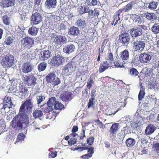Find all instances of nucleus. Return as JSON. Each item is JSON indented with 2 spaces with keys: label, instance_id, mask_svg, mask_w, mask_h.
I'll return each instance as SVG.
<instances>
[{
  "label": "nucleus",
  "instance_id": "15",
  "mask_svg": "<svg viewBox=\"0 0 159 159\" xmlns=\"http://www.w3.org/2000/svg\"><path fill=\"white\" fill-rule=\"evenodd\" d=\"M135 3L133 1L131 2L125 6L124 8L119 9L117 12V16H120V14L123 11L125 12L129 11L132 9L133 5Z\"/></svg>",
  "mask_w": 159,
  "mask_h": 159
},
{
  "label": "nucleus",
  "instance_id": "48",
  "mask_svg": "<svg viewBox=\"0 0 159 159\" xmlns=\"http://www.w3.org/2000/svg\"><path fill=\"white\" fill-rule=\"evenodd\" d=\"M19 91L23 95L25 96L28 93V89L24 86H21L20 88Z\"/></svg>",
  "mask_w": 159,
  "mask_h": 159
},
{
  "label": "nucleus",
  "instance_id": "9",
  "mask_svg": "<svg viewBox=\"0 0 159 159\" xmlns=\"http://www.w3.org/2000/svg\"><path fill=\"white\" fill-rule=\"evenodd\" d=\"M64 61V58L62 56L57 55L53 57L51 59V65L54 66H58L63 64Z\"/></svg>",
  "mask_w": 159,
  "mask_h": 159
},
{
  "label": "nucleus",
  "instance_id": "14",
  "mask_svg": "<svg viewBox=\"0 0 159 159\" xmlns=\"http://www.w3.org/2000/svg\"><path fill=\"white\" fill-rule=\"evenodd\" d=\"M111 62L108 61H103L100 64L98 71L100 73H101L107 69L110 66H111Z\"/></svg>",
  "mask_w": 159,
  "mask_h": 159
},
{
  "label": "nucleus",
  "instance_id": "45",
  "mask_svg": "<svg viewBox=\"0 0 159 159\" xmlns=\"http://www.w3.org/2000/svg\"><path fill=\"white\" fill-rule=\"evenodd\" d=\"M158 3L156 2H152L149 3L148 8L150 9L153 10L156 8Z\"/></svg>",
  "mask_w": 159,
  "mask_h": 159
},
{
  "label": "nucleus",
  "instance_id": "18",
  "mask_svg": "<svg viewBox=\"0 0 159 159\" xmlns=\"http://www.w3.org/2000/svg\"><path fill=\"white\" fill-rule=\"evenodd\" d=\"M33 69V67L29 63H25L22 65L21 68L22 72L25 73H28L31 72Z\"/></svg>",
  "mask_w": 159,
  "mask_h": 159
},
{
  "label": "nucleus",
  "instance_id": "60",
  "mask_svg": "<svg viewBox=\"0 0 159 159\" xmlns=\"http://www.w3.org/2000/svg\"><path fill=\"white\" fill-rule=\"evenodd\" d=\"M92 156H91L90 155H89V153L86 154L85 155H83L82 156V157L84 159H88L89 158H90Z\"/></svg>",
  "mask_w": 159,
  "mask_h": 159
},
{
  "label": "nucleus",
  "instance_id": "43",
  "mask_svg": "<svg viewBox=\"0 0 159 159\" xmlns=\"http://www.w3.org/2000/svg\"><path fill=\"white\" fill-rule=\"evenodd\" d=\"M64 107V105L58 102H56L54 106V109L56 110H60Z\"/></svg>",
  "mask_w": 159,
  "mask_h": 159
},
{
  "label": "nucleus",
  "instance_id": "33",
  "mask_svg": "<svg viewBox=\"0 0 159 159\" xmlns=\"http://www.w3.org/2000/svg\"><path fill=\"white\" fill-rule=\"evenodd\" d=\"M43 115L42 111L41 110H36L33 111V116L35 119H39Z\"/></svg>",
  "mask_w": 159,
  "mask_h": 159
},
{
  "label": "nucleus",
  "instance_id": "38",
  "mask_svg": "<svg viewBox=\"0 0 159 159\" xmlns=\"http://www.w3.org/2000/svg\"><path fill=\"white\" fill-rule=\"evenodd\" d=\"M3 102L4 103L6 104H7V103H9V108H12V106L13 105V104L11 102V98L9 96H6L4 98Z\"/></svg>",
  "mask_w": 159,
  "mask_h": 159
},
{
  "label": "nucleus",
  "instance_id": "58",
  "mask_svg": "<svg viewBox=\"0 0 159 159\" xmlns=\"http://www.w3.org/2000/svg\"><path fill=\"white\" fill-rule=\"evenodd\" d=\"M66 28V25L63 23H61L60 26L58 27V29L60 30H65Z\"/></svg>",
  "mask_w": 159,
  "mask_h": 159
},
{
  "label": "nucleus",
  "instance_id": "22",
  "mask_svg": "<svg viewBox=\"0 0 159 159\" xmlns=\"http://www.w3.org/2000/svg\"><path fill=\"white\" fill-rule=\"evenodd\" d=\"M75 49V45L73 44L67 45L64 47L63 49V52L67 53L69 54L73 52Z\"/></svg>",
  "mask_w": 159,
  "mask_h": 159
},
{
  "label": "nucleus",
  "instance_id": "10",
  "mask_svg": "<svg viewBox=\"0 0 159 159\" xmlns=\"http://www.w3.org/2000/svg\"><path fill=\"white\" fill-rule=\"evenodd\" d=\"M21 43L24 47L30 48L34 44V39L30 37H25L21 40Z\"/></svg>",
  "mask_w": 159,
  "mask_h": 159
},
{
  "label": "nucleus",
  "instance_id": "35",
  "mask_svg": "<svg viewBox=\"0 0 159 159\" xmlns=\"http://www.w3.org/2000/svg\"><path fill=\"white\" fill-rule=\"evenodd\" d=\"M47 64L45 61L40 63L38 66L39 72H41L45 70L47 67Z\"/></svg>",
  "mask_w": 159,
  "mask_h": 159
},
{
  "label": "nucleus",
  "instance_id": "28",
  "mask_svg": "<svg viewBox=\"0 0 159 159\" xmlns=\"http://www.w3.org/2000/svg\"><path fill=\"white\" fill-rule=\"evenodd\" d=\"M119 124L118 123L113 124L111 127L110 129V132L111 134H116L119 129Z\"/></svg>",
  "mask_w": 159,
  "mask_h": 159
},
{
  "label": "nucleus",
  "instance_id": "47",
  "mask_svg": "<svg viewBox=\"0 0 159 159\" xmlns=\"http://www.w3.org/2000/svg\"><path fill=\"white\" fill-rule=\"evenodd\" d=\"M25 135L23 133H20L17 137L16 142L22 141L25 138Z\"/></svg>",
  "mask_w": 159,
  "mask_h": 159
},
{
  "label": "nucleus",
  "instance_id": "36",
  "mask_svg": "<svg viewBox=\"0 0 159 159\" xmlns=\"http://www.w3.org/2000/svg\"><path fill=\"white\" fill-rule=\"evenodd\" d=\"M145 94L144 88L141 84L140 90L138 95V99L139 101L141 100L144 98Z\"/></svg>",
  "mask_w": 159,
  "mask_h": 159
},
{
  "label": "nucleus",
  "instance_id": "32",
  "mask_svg": "<svg viewBox=\"0 0 159 159\" xmlns=\"http://www.w3.org/2000/svg\"><path fill=\"white\" fill-rule=\"evenodd\" d=\"M38 28L33 26L29 28L28 32L32 36H35L38 32Z\"/></svg>",
  "mask_w": 159,
  "mask_h": 159
},
{
  "label": "nucleus",
  "instance_id": "19",
  "mask_svg": "<svg viewBox=\"0 0 159 159\" xmlns=\"http://www.w3.org/2000/svg\"><path fill=\"white\" fill-rule=\"evenodd\" d=\"M65 36L61 35L56 36L54 39L53 42L57 45H60L62 43H64L66 41Z\"/></svg>",
  "mask_w": 159,
  "mask_h": 159
},
{
  "label": "nucleus",
  "instance_id": "27",
  "mask_svg": "<svg viewBox=\"0 0 159 159\" xmlns=\"http://www.w3.org/2000/svg\"><path fill=\"white\" fill-rule=\"evenodd\" d=\"M129 57V52L127 50L125 49L120 53V58L123 60L128 59Z\"/></svg>",
  "mask_w": 159,
  "mask_h": 159
},
{
  "label": "nucleus",
  "instance_id": "64",
  "mask_svg": "<svg viewBox=\"0 0 159 159\" xmlns=\"http://www.w3.org/2000/svg\"><path fill=\"white\" fill-rule=\"evenodd\" d=\"M1 105H2V109H4L5 110L7 107L9 108V105H8V104L4 103L3 102V103H1Z\"/></svg>",
  "mask_w": 159,
  "mask_h": 159
},
{
  "label": "nucleus",
  "instance_id": "25",
  "mask_svg": "<svg viewBox=\"0 0 159 159\" xmlns=\"http://www.w3.org/2000/svg\"><path fill=\"white\" fill-rule=\"evenodd\" d=\"M156 129V127L154 125L149 124L146 128L145 133L147 135H150L154 132Z\"/></svg>",
  "mask_w": 159,
  "mask_h": 159
},
{
  "label": "nucleus",
  "instance_id": "23",
  "mask_svg": "<svg viewBox=\"0 0 159 159\" xmlns=\"http://www.w3.org/2000/svg\"><path fill=\"white\" fill-rule=\"evenodd\" d=\"M99 14L98 10L97 8H95L93 11L92 9H90L89 12L88 16L91 18H98Z\"/></svg>",
  "mask_w": 159,
  "mask_h": 159
},
{
  "label": "nucleus",
  "instance_id": "57",
  "mask_svg": "<svg viewBox=\"0 0 159 159\" xmlns=\"http://www.w3.org/2000/svg\"><path fill=\"white\" fill-rule=\"evenodd\" d=\"M94 148L93 147H91L89 148L88 147L87 149L88 150V152L92 156V154L94 153Z\"/></svg>",
  "mask_w": 159,
  "mask_h": 159
},
{
  "label": "nucleus",
  "instance_id": "46",
  "mask_svg": "<svg viewBox=\"0 0 159 159\" xmlns=\"http://www.w3.org/2000/svg\"><path fill=\"white\" fill-rule=\"evenodd\" d=\"M129 73L132 76H136L139 74L138 71L134 68H132L129 70Z\"/></svg>",
  "mask_w": 159,
  "mask_h": 159
},
{
  "label": "nucleus",
  "instance_id": "2",
  "mask_svg": "<svg viewBox=\"0 0 159 159\" xmlns=\"http://www.w3.org/2000/svg\"><path fill=\"white\" fill-rule=\"evenodd\" d=\"M78 127L76 125L72 127V133L70 134V139L68 141V144L70 146L75 144L77 142H79V140L83 139L85 136V130L84 129L82 130L80 136L75 133L78 131Z\"/></svg>",
  "mask_w": 159,
  "mask_h": 159
},
{
  "label": "nucleus",
  "instance_id": "62",
  "mask_svg": "<svg viewBox=\"0 0 159 159\" xmlns=\"http://www.w3.org/2000/svg\"><path fill=\"white\" fill-rule=\"evenodd\" d=\"M88 149V147H80L76 148L75 149L77 150H79L80 151H82L84 150H86Z\"/></svg>",
  "mask_w": 159,
  "mask_h": 159
},
{
  "label": "nucleus",
  "instance_id": "54",
  "mask_svg": "<svg viewBox=\"0 0 159 159\" xmlns=\"http://www.w3.org/2000/svg\"><path fill=\"white\" fill-rule=\"evenodd\" d=\"M57 152L55 151H51L49 153V158H55L57 156Z\"/></svg>",
  "mask_w": 159,
  "mask_h": 159
},
{
  "label": "nucleus",
  "instance_id": "29",
  "mask_svg": "<svg viewBox=\"0 0 159 159\" xmlns=\"http://www.w3.org/2000/svg\"><path fill=\"white\" fill-rule=\"evenodd\" d=\"M79 33L78 28L75 26H72L70 28L69 34L73 36H76Z\"/></svg>",
  "mask_w": 159,
  "mask_h": 159
},
{
  "label": "nucleus",
  "instance_id": "17",
  "mask_svg": "<svg viewBox=\"0 0 159 159\" xmlns=\"http://www.w3.org/2000/svg\"><path fill=\"white\" fill-rule=\"evenodd\" d=\"M75 25L80 29L85 28L87 26V23L84 18H79L75 22Z\"/></svg>",
  "mask_w": 159,
  "mask_h": 159
},
{
  "label": "nucleus",
  "instance_id": "49",
  "mask_svg": "<svg viewBox=\"0 0 159 159\" xmlns=\"http://www.w3.org/2000/svg\"><path fill=\"white\" fill-rule=\"evenodd\" d=\"M86 2L88 5L94 6L98 3L97 0H86Z\"/></svg>",
  "mask_w": 159,
  "mask_h": 159
},
{
  "label": "nucleus",
  "instance_id": "26",
  "mask_svg": "<svg viewBox=\"0 0 159 159\" xmlns=\"http://www.w3.org/2000/svg\"><path fill=\"white\" fill-rule=\"evenodd\" d=\"M56 0H46L45 4L49 8H55L56 5Z\"/></svg>",
  "mask_w": 159,
  "mask_h": 159
},
{
  "label": "nucleus",
  "instance_id": "63",
  "mask_svg": "<svg viewBox=\"0 0 159 159\" xmlns=\"http://www.w3.org/2000/svg\"><path fill=\"white\" fill-rule=\"evenodd\" d=\"M155 148L156 152L158 153H159V143H157L155 144Z\"/></svg>",
  "mask_w": 159,
  "mask_h": 159
},
{
  "label": "nucleus",
  "instance_id": "12",
  "mask_svg": "<svg viewBox=\"0 0 159 159\" xmlns=\"http://www.w3.org/2000/svg\"><path fill=\"white\" fill-rule=\"evenodd\" d=\"M119 40L123 45H127L129 43V35L128 33L123 32L120 35Z\"/></svg>",
  "mask_w": 159,
  "mask_h": 159
},
{
  "label": "nucleus",
  "instance_id": "8",
  "mask_svg": "<svg viewBox=\"0 0 159 159\" xmlns=\"http://www.w3.org/2000/svg\"><path fill=\"white\" fill-rule=\"evenodd\" d=\"M132 45L134 51L139 52L143 51L145 47L144 42L139 40H133L132 42Z\"/></svg>",
  "mask_w": 159,
  "mask_h": 159
},
{
  "label": "nucleus",
  "instance_id": "37",
  "mask_svg": "<svg viewBox=\"0 0 159 159\" xmlns=\"http://www.w3.org/2000/svg\"><path fill=\"white\" fill-rule=\"evenodd\" d=\"M42 109L43 111L46 113H49L50 111H52L53 110L52 107L49 106L47 104L46 105H44Z\"/></svg>",
  "mask_w": 159,
  "mask_h": 159
},
{
  "label": "nucleus",
  "instance_id": "61",
  "mask_svg": "<svg viewBox=\"0 0 159 159\" xmlns=\"http://www.w3.org/2000/svg\"><path fill=\"white\" fill-rule=\"evenodd\" d=\"M82 93L83 95L85 96L86 97H87L88 94V90L87 88H86L85 89L83 90Z\"/></svg>",
  "mask_w": 159,
  "mask_h": 159
},
{
  "label": "nucleus",
  "instance_id": "39",
  "mask_svg": "<svg viewBox=\"0 0 159 159\" xmlns=\"http://www.w3.org/2000/svg\"><path fill=\"white\" fill-rule=\"evenodd\" d=\"M152 31L155 34H157L159 33V25L155 24L151 28Z\"/></svg>",
  "mask_w": 159,
  "mask_h": 159
},
{
  "label": "nucleus",
  "instance_id": "51",
  "mask_svg": "<svg viewBox=\"0 0 159 159\" xmlns=\"http://www.w3.org/2000/svg\"><path fill=\"white\" fill-rule=\"evenodd\" d=\"M114 65L116 67L119 68L124 67V66L123 64H121L119 60H116L114 62Z\"/></svg>",
  "mask_w": 159,
  "mask_h": 159
},
{
  "label": "nucleus",
  "instance_id": "20",
  "mask_svg": "<svg viewBox=\"0 0 159 159\" xmlns=\"http://www.w3.org/2000/svg\"><path fill=\"white\" fill-rule=\"evenodd\" d=\"M140 61L143 63H146L151 59V57L149 54H141L139 57Z\"/></svg>",
  "mask_w": 159,
  "mask_h": 159
},
{
  "label": "nucleus",
  "instance_id": "11",
  "mask_svg": "<svg viewBox=\"0 0 159 159\" xmlns=\"http://www.w3.org/2000/svg\"><path fill=\"white\" fill-rule=\"evenodd\" d=\"M42 20V17L40 14L37 12L32 14L31 17V23L33 25L39 24Z\"/></svg>",
  "mask_w": 159,
  "mask_h": 159
},
{
  "label": "nucleus",
  "instance_id": "41",
  "mask_svg": "<svg viewBox=\"0 0 159 159\" xmlns=\"http://www.w3.org/2000/svg\"><path fill=\"white\" fill-rule=\"evenodd\" d=\"M139 58L137 56H136L132 58L131 63L134 65H138L140 63V60Z\"/></svg>",
  "mask_w": 159,
  "mask_h": 159
},
{
  "label": "nucleus",
  "instance_id": "6",
  "mask_svg": "<svg viewBox=\"0 0 159 159\" xmlns=\"http://www.w3.org/2000/svg\"><path fill=\"white\" fill-rule=\"evenodd\" d=\"M24 83L28 86H34L36 84L37 79L33 75H25L23 78Z\"/></svg>",
  "mask_w": 159,
  "mask_h": 159
},
{
  "label": "nucleus",
  "instance_id": "16",
  "mask_svg": "<svg viewBox=\"0 0 159 159\" xmlns=\"http://www.w3.org/2000/svg\"><path fill=\"white\" fill-rule=\"evenodd\" d=\"M72 93L68 91H65L60 96L61 99L64 102H67L72 99Z\"/></svg>",
  "mask_w": 159,
  "mask_h": 159
},
{
  "label": "nucleus",
  "instance_id": "53",
  "mask_svg": "<svg viewBox=\"0 0 159 159\" xmlns=\"http://www.w3.org/2000/svg\"><path fill=\"white\" fill-rule=\"evenodd\" d=\"M94 138L93 137L90 136L87 139V143L89 145H91L93 143Z\"/></svg>",
  "mask_w": 159,
  "mask_h": 159
},
{
  "label": "nucleus",
  "instance_id": "52",
  "mask_svg": "<svg viewBox=\"0 0 159 159\" xmlns=\"http://www.w3.org/2000/svg\"><path fill=\"white\" fill-rule=\"evenodd\" d=\"M45 98L42 94L40 95L37 96L36 97V99L38 104H40L45 99Z\"/></svg>",
  "mask_w": 159,
  "mask_h": 159
},
{
  "label": "nucleus",
  "instance_id": "55",
  "mask_svg": "<svg viewBox=\"0 0 159 159\" xmlns=\"http://www.w3.org/2000/svg\"><path fill=\"white\" fill-rule=\"evenodd\" d=\"M94 100V99H93V98H91L89 99V102H88V109L90 108L91 106H93L94 104V103L93 102V101Z\"/></svg>",
  "mask_w": 159,
  "mask_h": 159
},
{
  "label": "nucleus",
  "instance_id": "30",
  "mask_svg": "<svg viewBox=\"0 0 159 159\" xmlns=\"http://www.w3.org/2000/svg\"><path fill=\"white\" fill-rule=\"evenodd\" d=\"M145 16L148 19L152 21L157 19V16L156 14L153 13H145L144 14Z\"/></svg>",
  "mask_w": 159,
  "mask_h": 159
},
{
  "label": "nucleus",
  "instance_id": "34",
  "mask_svg": "<svg viewBox=\"0 0 159 159\" xmlns=\"http://www.w3.org/2000/svg\"><path fill=\"white\" fill-rule=\"evenodd\" d=\"M135 143V140L132 138H129L127 139L125 141L126 144L128 147L133 146Z\"/></svg>",
  "mask_w": 159,
  "mask_h": 159
},
{
  "label": "nucleus",
  "instance_id": "56",
  "mask_svg": "<svg viewBox=\"0 0 159 159\" xmlns=\"http://www.w3.org/2000/svg\"><path fill=\"white\" fill-rule=\"evenodd\" d=\"M95 123H97V125L101 129H103V125L102 123L100 121L99 119L96 120H94Z\"/></svg>",
  "mask_w": 159,
  "mask_h": 159
},
{
  "label": "nucleus",
  "instance_id": "44",
  "mask_svg": "<svg viewBox=\"0 0 159 159\" xmlns=\"http://www.w3.org/2000/svg\"><path fill=\"white\" fill-rule=\"evenodd\" d=\"M56 102V98L55 97L50 98L48 101L47 104L50 107H52Z\"/></svg>",
  "mask_w": 159,
  "mask_h": 159
},
{
  "label": "nucleus",
  "instance_id": "4",
  "mask_svg": "<svg viewBox=\"0 0 159 159\" xmlns=\"http://www.w3.org/2000/svg\"><path fill=\"white\" fill-rule=\"evenodd\" d=\"M46 80L48 83H51L54 86L59 84L61 82L60 79L56 77L55 74L53 72H50L45 77Z\"/></svg>",
  "mask_w": 159,
  "mask_h": 159
},
{
  "label": "nucleus",
  "instance_id": "3",
  "mask_svg": "<svg viewBox=\"0 0 159 159\" xmlns=\"http://www.w3.org/2000/svg\"><path fill=\"white\" fill-rule=\"evenodd\" d=\"M15 60L13 56L10 54L3 57L1 61V64L5 68H7L12 66L14 63Z\"/></svg>",
  "mask_w": 159,
  "mask_h": 159
},
{
  "label": "nucleus",
  "instance_id": "7",
  "mask_svg": "<svg viewBox=\"0 0 159 159\" xmlns=\"http://www.w3.org/2000/svg\"><path fill=\"white\" fill-rule=\"evenodd\" d=\"M146 27L144 25H139L137 27H135L130 30V33L132 37L136 38L141 35L143 33L142 29L145 30Z\"/></svg>",
  "mask_w": 159,
  "mask_h": 159
},
{
  "label": "nucleus",
  "instance_id": "13",
  "mask_svg": "<svg viewBox=\"0 0 159 159\" xmlns=\"http://www.w3.org/2000/svg\"><path fill=\"white\" fill-rule=\"evenodd\" d=\"M39 55L40 60L45 61L51 57L52 54L51 52L49 50H43L40 52Z\"/></svg>",
  "mask_w": 159,
  "mask_h": 159
},
{
  "label": "nucleus",
  "instance_id": "50",
  "mask_svg": "<svg viewBox=\"0 0 159 159\" xmlns=\"http://www.w3.org/2000/svg\"><path fill=\"white\" fill-rule=\"evenodd\" d=\"M113 59L114 58L113 54L111 52L108 53L107 54V61H109V62H111V64L112 65Z\"/></svg>",
  "mask_w": 159,
  "mask_h": 159
},
{
  "label": "nucleus",
  "instance_id": "5",
  "mask_svg": "<svg viewBox=\"0 0 159 159\" xmlns=\"http://www.w3.org/2000/svg\"><path fill=\"white\" fill-rule=\"evenodd\" d=\"M76 66L75 62L70 61L66 65L64 66L62 69V73L65 75H69L74 70Z\"/></svg>",
  "mask_w": 159,
  "mask_h": 159
},
{
  "label": "nucleus",
  "instance_id": "24",
  "mask_svg": "<svg viewBox=\"0 0 159 159\" xmlns=\"http://www.w3.org/2000/svg\"><path fill=\"white\" fill-rule=\"evenodd\" d=\"M95 78L94 73L92 74L90 76L88 80L87 83L86 85L88 89H90L93 86V85L94 83L93 80L95 79Z\"/></svg>",
  "mask_w": 159,
  "mask_h": 159
},
{
  "label": "nucleus",
  "instance_id": "31",
  "mask_svg": "<svg viewBox=\"0 0 159 159\" xmlns=\"http://www.w3.org/2000/svg\"><path fill=\"white\" fill-rule=\"evenodd\" d=\"M90 9L89 7L87 6H80L79 7V11L80 14L82 15L86 13H89Z\"/></svg>",
  "mask_w": 159,
  "mask_h": 159
},
{
  "label": "nucleus",
  "instance_id": "59",
  "mask_svg": "<svg viewBox=\"0 0 159 159\" xmlns=\"http://www.w3.org/2000/svg\"><path fill=\"white\" fill-rule=\"evenodd\" d=\"M96 92V90L95 89H93L91 90V98H93V99H95V98L96 95H95V93Z\"/></svg>",
  "mask_w": 159,
  "mask_h": 159
},
{
  "label": "nucleus",
  "instance_id": "40",
  "mask_svg": "<svg viewBox=\"0 0 159 159\" xmlns=\"http://www.w3.org/2000/svg\"><path fill=\"white\" fill-rule=\"evenodd\" d=\"M2 20L3 23L7 25H9L10 23V17L7 15H4L2 17Z\"/></svg>",
  "mask_w": 159,
  "mask_h": 159
},
{
  "label": "nucleus",
  "instance_id": "1",
  "mask_svg": "<svg viewBox=\"0 0 159 159\" xmlns=\"http://www.w3.org/2000/svg\"><path fill=\"white\" fill-rule=\"evenodd\" d=\"M33 107L32 99L28 98L25 102L21 106L19 112L13 118L11 122V125L13 128L17 130H19L27 127L29 123V118L27 114L31 112Z\"/></svg>",
  "mask_w": 159,
  "mask_h": 159
},
{
  "label": "nucleus",
  "instance_id": "21",
  "mask_svg": "<svg viewBox=\"0 0 159 159\" xmlns=\"http://www.w3.org/2000/svg\"><path fill=\"white\" fill-rule=\"evenodd\" d=\"M15 0H2L0 3L1 6L4 7H8L14 5Z\"/></svg>",
  "mask_w": 159,
  "mask_h": 159
},
{
  "label": "nucleus",
  "instance_id": "42",
  "mask_svg": "<svg viewBox=\"0 0 159 159\" xmlns=\"http://www.w3.org/2000/svg\"><path fill=\"white\" fill-rule=\"evenodd\" d=\"M13 40V39L11 36L7 37L5 39L4 44L7 45H10L12 43Z\"/></svg>",
  "mask_w": 159,
  "mask_h": 159
}]
</instances>
